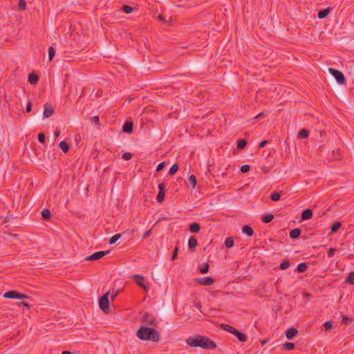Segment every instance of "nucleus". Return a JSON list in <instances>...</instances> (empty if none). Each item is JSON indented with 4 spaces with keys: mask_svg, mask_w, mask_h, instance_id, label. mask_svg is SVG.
<instances>
[{
    "mask_svg": "<svg viewBox=\"0 0 354 354\" xmlns=\"http://www.w3.org/2000/svg\"><path fill=\"white\" fill-rule=\"evenodd\" d=\"M109 253V250L96 252L92 254L91 255L88 256L86 258V261H96V260H98V259L102 258L103 257H104L106 254H107Z\"/></svg>",
    "mask_w": 354,
    "mask_h": 354,
    "instance_id": "obj_6",
    "label": "nucleus"
},
{
    "mask_svg": "<svg viewBox=\"0 0 354 354\" xmlns=\"http://www.w3.org/2000/svg\"><path fill=\"white\" fill-rule=\"evenodd\" d=\"M39 77L38 75L35 73H31L28 75V82L32 84H35L38 82Z\"/></svg>",
    "mask_w": 354,
    "mask_h": 354,
    "instance_id": "obj_19",
    "label": "nucleus"
},
{
    "mask_svg": "<svg viewBox=\"0 0 354 354\" xmlns=\"http://www.w3.org/2000/svg\"><path fill=\"white\" fill-rule=\"evenodd\" d=\"M308 135H309L308 131L305 129H303L299 131V132L298 133V138L300 139H304V138H308Z\"/></svg>",
    "mask_w": 354,
    "mask_h": 354,
    "instance_id": "obj_25",
    "label": "nucleus"
},
{
    "mask_svg": "<svg viewBox=\"0 0 354 354\" xmlns=\"http://www.w3.org/2000/svg\"><path fill=\"white\" fill-rule=\"evenodd\" d=\"M133 129V123L132 121H127L122 127V131L125 133H131Z\"/></svg>",
    "mask_w": 354,
    "mask_h": 354,
    "instance_id": "obj_12",
    "label": "nucleus"
},
{
    "mask_svg": "<svg viewBox=\"0 0 354 354\" xmlns=\"http://www.w3.org/2000/svg\"><path fill=\"white\" fill-rule=\"evenodd\" d=\"M119 293L120 290H117L113 295H112L111 297V300H114Z\"/></svg>",
    "mask_w": 354,
    "mask_h": 354,
    "instance_id": "obj_56",
    "label": "nucleus"
},
{
    "mask_svg": "<svg viewBox=\"0 0 354 354\" xmlns=\"http://www.w3.org/2000/svg\"><path fill=\"white\" fill-rule=\"evenodd\" d=\"M330 12V8H326V9H323V10H321L318 12V18L322 19H324L325 17H326L329 13Z\"/></svg>",
    "mask_w": 354,
    "mask_h": 354,
    "instance_id": "obj_16",
    "label": "nucleus"
},
{
    "mask_svg": "<svg viewBox=\"0 0 354 354\" xmlns=\"http://www.w3.org/2000/svg\"><path fill=\"white\" fill-rule=\"evenodd\" d=\"M301 232L299 228H295L290 232V237L293 239H297L299 237Z\"/></svg>",
    "mask_w": 354,
    "mask_h": 354,
    "instance_id": "obj_17",
    "label": "nucleus"
},
{
    "mask_svg": "<svg viewBox=\"0 0 354 354\" xmlns=\"http://www.w3.org/2000/svg\"><path fill=\"white\" fill-rule=\"evenodd\" d=\"M178 170V164H174L173 165H171V167L169 169V174L171 176H173L177 172Z\"/></svg>",
    "mask_w": 354,
    "mask_h": 354,
    "instance_id": "obj_31",
    "label": "nucleus"
},
{
    "mask_svg": "<svg viewBox=\"0 0 354 354\" xmlns=\"http://www.w3.org/2000/svg\"><path fill=\"white\" fill-rule=\"evenodd\" d=\"M142 322L147 324L151 326H156L157 324V322L156 321L155 318L153 315H149L148 313H145L142 316Z\"/></svg>",
    "mask_w": 354,
    "mask_h": 354,
    "instance_id": "obj_8",
    "label": "nucleus"
},
{
    "mask_svg": "<svg viewBox=\"0 0 354 354\" xmlns=\"http://www.w3.org/2000/svg\"><path fill=\"white\" fill-rule=\"evenodd\" d=\"M196 282L203 286H211L214 283V279L210 277H204L196 279Z\"/></svg>",
    "mask_w": 354,
    "mask_h": 354,
    "instance_id": "obj_10",
    "label": "nucleus"
},
{
    "mask_svg": "<svg viewBox=\"0 0 354 354\" xmlns=\"http://www.w3.org/2000/svg\"><path fill=\"white\" fill-rule=\"evenodd\" d=\"M298 333L297 330L295 328H290L286 332V336L288 339H292Z\"/></svg>",
    "mask_w": 354,
    "mask_h": 354,
    "instance_id": "obj_13",
    "label": "nucleus"
},
{
    "mask_svg": "<svg viewBox=\"0 0 354 354\" xmlns=\"http://www.w3.org/2000/svg\"><path fill=\"white\" fill-rule=\"evenodd\" d=\"M53 113H54L53 107L50 104L46 103L44 106V118H48Z\"/></svg>",
    "mask_w": 354,
    "mask_h": 354,
    "instance_id": "obj_11",
    "label": "nucleus"
},
{
    "mask_svg": "<svg viewBox=\"0 0 354 354\" xmlns=\"http://www.w3.org/2000/svg\"><path fill=\"white\" fill-rule=\"evenodd\" d=\"M158 19L165 23H168V20L166 19L165 16H163L162 15H158Z\"/></svg>",
    "mask_w": 354,
    "mask_h": 354,
    "instance_id": "obj_54",
    "label": "nucleus"
},
{
    "mask_svg": "<svg viewBox=\"0 0 354 354\" xmlns=\"http://www.w3.org/2000/svg\"><path fill=\"white\" fill-rule=\"evenodd\" d=\"M250 167L248 165H243L241 167V171L242 173H247L250 171Z\"/></svg>",
    "mask_w": 354,
    "mask_h": 354,
    "instance_id": "obj_43",
    "label": "nucleus"
},
{
    "mask_svg": "<svg viewBox=\"0 0 354 354\" xmlns=\"http://www.w3.org/2000/svg\"><path fill=\"white\" fill-rule=\"evenodd\" d=\"M109 292H107L102 295L99 300V305L100 309L105 313L109 311Z\"/></svg>",
    "mask_w": 354,
    "mask_h": 354,
    "instance_id": "obj_3",
    "label": "nucleus"
},
{
    "mask_svg": "<svg viewBox=\"0 0 354 354\" xmlns=\"http://www.w3.org/2000/svg\"><path fill=\"white\" fill-rule=\"evenodd\" d=\"M32 111V104L30 101H28V104L26 108V112L30 113Z\"/></svg>",
    "mask_w": 354,
    "mask_h": 354,
    "instance_id": "obj_53",
    "label": "nucleus"
},
{
    "mask_svg": "<svg viewBox=\"0 0 354 354\" xmlns=\"http://www.w3.org/2000/svg\"><path fill=\"white\" fill-rule=\"evenodd\" d=\"M188 182L192 185V189L195 188L197 183L196 176L194 175H190L188 178Z\"/></svg>",
    "mask_w": 354,
    "mask_h": 354,
    "instance_id": "obj_27",
    "label": "nucleus"
},
{
    "mask_svg": "<svg viewBox=\"0 0 354 354\" xmlns=\"http://www.w3.org/2000/svg\"><path fill=\"white\" fill-rule=\"evenodd\" d=\"M59 147L64 153H67L69 151V145L65 141H62L59 143Z\"/></svg>",
    "mask_w": 354,
    "mask_h": 354,
    "instance_id": "obj_24",
    "label": "nucleus"
},
{
    "mask_svg": "<svg viewBox=\"0 0 354 354\" xmlns=\"http://www.w3.org/2000/svg\"><path fill=\"white\" fill-rule=\"evenodd\" d=\"M178 252V248L176 247L174 250L173 254H172V256L171 257V261H174V260H175L177 258Z\"/></svg>",
    "mask_w": 354,
    "mask_h": 354,
    "instance_id": "obj_45",
    "label": "nucleus"
},
{
    "mask_svg": "<svg viewBox=\"0 0 354 354\" xmlns=\"http://www.w3.org/2000/svg\"><path fill=\"white\" fill-rule=\"evenodd\" d=\"M234 240L232 237H228L225 241V245L227 248H230L234 245Z\"/></svg>",
    "mask_w": 354,
    "mask_h": 354,
    "instance_id": "obj_35",
    "label": "nucleus"
},
{
    "mask_svg": "<svg viewBox=\"0 0 354 354\" xmlns=\"http://www.w3.org/2000/svg\"><path fill=\"white\" fill-rule=\"evenodd\" d=\"M133 278L135 282L138 286L142 287L146 292H147L149 290V284L147 283V285H145L143 283V282L145 281V278L143 276H142L140 274H135L133 276Z\"/></svg>",
    "mask_w": 354,
    "mask_h": 354,
    "instance_id": "obj_7",
    "label": "nucleus"
},
{
    "mask_svg": "<svg viewBox=\"0 0 354 354\" xmlns=\"http://www.w3.org/2000/svg\"><path fill=\"white\" fill-rule=\"evenodd\" d=\"M270 198L273 201H278L280 200L281 198V194L279 193V192H274L271 194L270 195Z\"/></svg>",
    "mask_w": 354,
    "mask_h": 354,
    "instance_id": "obj_32",
    "label": "nucleus"
},
{
    "mask_svg": "<svg viewBox=\"0 0 354 354\" xmlns=\"http://www.w3.org/2000/svg\"><path fill=\"white\" fill-rule=\"evenodd\" d=\"M120 237V234L113 235L109 240V244H114Z\"/></svg>",
    "mask_w": 354,
    "mask_h": 354,
    "instance_id": "obj_40",
    "label": "nucleus"
},
{
    "mask_svg": "<svg viewBox=\"0 0 354 354\" xmlns=\"http://www.w3.org/2000/svg\"><path fill=\"white\" fill-rule=\"evenodd\" d=\"M38 140L41 143H44L45 142L46 136H45L44 133H39V135H38Z\"/></svg>",
    "mask_w": 354,
    "mask_h": 354,
    "instance_id": "obj_44",
    "label": "nucleus"
},
{
    "mask_svg": "<svg viewBox=\"0 0 354 354\" xmlns=\"http://www.w3.org/2000/svg\"><path fill=\"white\" fill-rule=\"evenodd\" d=\"M6 299H29L30 297L24 293L19 292L16 290H10L3 294V296Z\"/></svg>",
    "mask_w": 354,
    "mask_h": 354,
    "instance_id": "obj_4",
    "label": "nucleus"
},
{
    "mask_svg": "<svg viewBox=\"0 0 354 354\" xmlns=\"http://www.w3.org/2000/svg\"><path fill=\"white\" fill-rule=\"evenodd\" d=\"M137 337L143 341L158 342L160 340V333L154 328L141 326L136 333Z\"/></svg>",
    "mask_w": 354,
    "mask_h": 354,
    "instance_id": "obj_2",
    "label": "nucleus"
},
{
    "mask_svg": "<svg viewBox=\"0 0 354 354\" xmlns=\"http://www.w3.org/2000/svg\"><path fill=\"white\" fill-rule=\"evenodd\" d=\"M55 55V49L53 46L48 48V59L52 61Z\"/></svg>",
    "mask_w": 354,
    "mask_h": 354,
    "instance_id": "obj_33",
    "label": "nucleus"
},
{
    "mask_svg": "<svg viewBox=\"0 0 354 354\" xmlns=\"http://www.w3.org/2000/svg\"><path fill=\"white\" fill-rule=\"evenodd\" d=\"M263 117H264V113L261 112V113H259L257 115H256L254 118L259 119V118H261Z\"/></svg>",
    "mask_w": 354,
    "mask_h": 354,
    "instance_id": "obj_57",
    "label": "nucleus"
},
{
    "mask_svg": "<svg viewBox=\"0 0 354 354\" xmlns=\"http://www.w3.org/2000/svg\"><path fill=\"white\" fill-rule=\"evenodd\" d=\"M189 231L192 233H196L199 232L201 227L198 223H193L189 225Z\"/></svg>",
    "mask_w": 354,
    "mask_h": 354,
    "instance_id": "obj_20",
    "label": "nucleus"
},
{
    "mask_svg": "<svg viewBox=\"0 0 354 354\" xmlns=\"http://www.w3.org/2000/svg\"><path fill=\"white\" fill-rule=\"evenodd\" d=\"M268 142V140H263L259 143V147L260 148H263L267 145Z\"/></svg>",
    "mask_w": 354,
    "mask_h": 354,
    "instance_id": "obj_55",
    "label": "nucleus"
},
{
    "mask_svg": "<svg viewBox=\"0 0 354 354\" xmlns=\"http://www.w3.org/2000/svg\"><path fill=\"white\" fill-rule=\"evenodd\" d=\"M332 326H333V323L332 322H326L324 324V326L326 330H329L332 328Z\"/></svg>",
    "mask_w": 354,
    "mask_h": 354,
    "instance_id": "obj_48",
    "label": "nucleus"
},
{
    "mask_svg": "<svg viewBox=\"0 0 354 354\" xmlns=\"http://www.w3.org/2000/svg\"><path fill=\"white\" fill-rule=\"evenodd\" d=\"M91 121L96 125H100V119L98 116H93L91 118Z\"/></svg>",
    "mask_w": 354,
    "mask_h": 354,
    "instance_id": "obj_47",
    "label": "nucleus"
},
{
    "mask_svg": "<svg viewBox=\"0 0 354 354\" xmlns=\"http://www.w3.org/2000/svg\"><path fill=\"white\" fill-rule=\"evenodd\" d=\"M340 227H341V223L335 222L331 226V232H333V233L336 232L339 229Z\"/></svg>",
    "mask_w": 354,
    "mask_h": 354,
    "instance_id": "obj_38",
    "label": "nucleus"
},
{
    "mask_svg": "<svg viewBox=\"0 0 354 354\" xmlns=\"http://www.w3.org/2000/svg\"><path fill=\"white\" fill-rule=\"evenodd\" d=\"M290 267V262L288 259H283L279 265L281 270H286Z\"/></svg>",
    "mask_w": 354,
    "mask_h": 354,
    "instance_id": "obj_29",
    "label": "nucleus"
},
{
    "mask_svg": "<svg viewBox=\"0 0 354 354\" xmlns=\"http://www.w3.org/2000/svg\"><path fill=\"white\" fill-rule=\"evenodd\" d=\"M353 322V319L346 315L342 316V323L347 324L348 323H351Z\"/></svg>",
    "mask_w": 354,
    "mask_h": 354,
    "instance_id": "obj_42",
    "label": "nucleus"
},
{
    "mask_svg": "<svg viewBox=\"0 0 354 354\" xmlns=\"http://www.w3.org/2000/svg\"><path fill=\"white\" fill-rule=\"evenodd\" d=\"M17 304L19 306H25V307L28 308V309L30 308V306H31L29 304H28L25 301H20Z\"/></svg>",
    "mask_w": 354,
    "mask_h": 354,
    "instance_id": "obj_51",
    "label": "nucleus"
},
{
    "mask_svg": "<svg viewBox=\"0 0 354 354\" xmlns=\"http://www.w3.org/2000/svg\"><path fill=\"white\" fill-rule=\"evenodd\" d=\"M295 347V345L294 343L292 342H286L283 344L282 349L286 351H291L293 350Z\"/></svg>",
    "mask_w": 354,
    "mask_h": 354,
    "instance_id": "obj_23",
    "label": "nucleus"
},
{
    "mask_svg": "<svg viewBox=\"0 0 354 354\" xmlns=\"http://www.w3.org/2000/svg\"><path fill=\"white\" fill-rule=\"evenodd\" d=\"M60 134V131L59 130H55V132H54V135L57 138L59 136Z\"/></svg>",
    "mask_w": 354,
    "mask_h": 354,
    "instance_id": "obj_58",
    "label": "nucleus"
},
{
    "mask_svg": "<svg viewBox=\"0 0 354 354\" xmlns=\"http://www.w3.org/2000/svg\"><path fill=\"white\" fill-rule=\"evenodd\" d=\"M346 281L352 285H354V271L351 272L348 274V277L346 279Z\"/></svg>",
    "mask_w": 354,
    "mask_h": 354,
    "instance_id": "obj_34",
    "label": "nucleus"
},
{
    "mask_svg": "<svg viewBox=\"0 0 354 354\" xmlns=\"http://www.w3.org/2000/svg\"><path fill=\"white\" fill-rule=\"evenodd\" d=\"M246 145L247 142L245 140H239L237 143V148L239 149H243V148L245 147Z\"/></svg>",
    "mask_w": 354,
    "mask_h": 354,
    "instance_id": "obj_39",
    "label": "nucleus"
},
{
    "mask_svg": "<svg viewBox=\"0 0 354 354\" xmlns=\"http://www.w3.org/2000/svg\"><path fill=\"white\" fill-rule=\"evenodd\" d=\"M304 295H305L306 296H307V297L310 296V294H309V293H308V292H306Z\"/></svg>",
    "mask_w": 354,
    "mask_h": 354,
    "instance_id": "obj_59",
    "label": "nucleus"
},
{
    "mask_svg": "<svg viewBox=\"0 0 354 354\" xmlns=\"http://www.w3.org/2000/svg\"><path fill=\"white\" fill-rule=\"evenodd\" d=\"M209 264L207 263H203V265L200 268V272L202 274H206L209 271Z\"/></svg>",
    "mask_w": 354,
    "mask_h": 354,
    "instance_id": "obj_36",
    "label": "nucleus"
},
{
    "mask_svg": "<svg viewBox=\"0 0 354 354\" xmlns=\"http://www.w3.org/2000/svg\"><path fill=\"white\" fill-rule=\"evenodd\" d=\"M41 216L44 220H49L51 217V213L48 209H44L41 212Z\"/></svg>",
    "mask_w": 354,
    "mask_h": 354,
    "instance_id": "obj_28",
    "label": "nucleus"
},
{
    "mask_svg": "<svg viewBox=\"0 0 354 354\" xmlns=\"http://www.w3.org/2000/svg\"><path fill=\"white\" fill-rule=\"evenodd\" d=\"M274 218V216L271 214H266L262 216V221L265 223H268L271 222Z\"/></svg>",
    "mask_w": 354,
    "mask_h": 354,
    "instance_id": "obj_26",
    "label": "nucleus"
},
{
    "mask_svg": "<svg viewBox=\"0 0 354 354\" xmlns=\"http://www.w3.org/2000/svg\"><path fill=\"white\" fill-rule=\"evenodd\" d=\"M164 167H165V162H162L159 163L158 165V166L156 167V171H160L161 170L163 169Z\"/></svg>",
    "mask_w": 354,
    "mask_h": 354,
    "instance_id": "obj_50",
    "label": "nucleus"
},
{
    "mask_svg": "<svg viewBox=\"0 0 354 354\" xmlns=\"http://www.w3.org/2000/svg\"><path fill=\"white\" fill-rule=\"evenodd\" d=\"M328 71L335 78L337 83L340 84H346V79L342 72L333 68H329Z\"/></svg>",
    "mask_w": 354,
    "mask_h": 354,
    "instance_id": "obj_5",
    "label": "nucleus"
},
{
    "mask_svg": "<svg viewBox=\"0 0 354 354\" xmlns=\"http://www.w3.org/2000/svg\"><path fill=\"white\" fill-rule=\"evenodd\" d=\"M238 339L241 342H245L248 340V336L245 334L241 333L239 330H236L235 333L234 334Z\"/></svg>",
    "mask_w": 354,
    "mask_h": 354,
    "instance_id": "obj_15",
    "label": "nucleus"
},
{
    "mask_svg": "<svg viewBox=\"0 0 354 354\" xmlns=\"http://www.w3.org/2000/svg\"><path fill=\"white\" fill-rule=\"evenodd\" d=\"M151 232H152V229H149V230H147V231H146V232L142 234V237H143V238H147V237H149V236H151Z\"/></svg>",
    "mask_w": 354,
    "mask_h": 354,
    "instance_id": "obj_52",
    "label": "nucleus"
},
{
    "mask_svg": "<svg viewBox=\"0 0 354 354\" xmlns=\"http://www.w3.org/2000/svg\"><path fill=\"white\" fill-rule=\"evenodd\" d=\"M187 344L192 347H201L204 349H214L216 345L214 342L207 337L196 335L186 339Z\"/></svg>",
    "mask_w": 354,
    "mask_h": 354,
    "instance_id": "obj_1",
    "label": "nucleus"
},
{
    "mask_svg": "<svg viewBox=\"0 0 354 354\" xmlns=\"http://www.w3.org/2000/svg\"><path fill=\"white\" fill-rule=\"evenodd\" d=\"M221 328L225 330V331L229 332L230 333L234 334L237 329L232 327V326L226 324H222Z\"/></svg>",
    "mask_w": 354,
    "mask_h": 354,
    "instance_id": "obj_18",
    "label": "nucleus"
},
{
    "mask_svg": "<svg viewBox=\"0 0 354 354\" xmlns=\"http://www.w3.org/2000/svg\"><path fill=\"white\" fill-rule=\"evenodd\" d=\"M188 245L191 250L194 249L197 245V239L194 236H191L188 241Z\"/></svg>",
    "mask_w": 354,
    "mask_h": 354,
    "instance_id": "obj_22",
    "label": "nucleus"
},
{
    "mask_svg": "<svg viewBox=\"0 0 354 354\" xmlns=\"http://www.w3.org/2000/svg\"><path fill=\"white\" fill-rule=\"evenodd\" d=\"M335 249L333 248H330L328 251V257H332L334 256L335 254Z\"/></svg>",
    "mask_w": 354,
    "mask_h": 354,
    "instance_id": "obj_49",
    "label": "nucleus"
},
{
    "mask_svg": "<svg viewBox=\"0 0 354 354\" xmlns=\"http://www.w3.org/2000/svg\"><path fill=\"white\" fill-rule=\"evenodd\" d=\"M122 10L127 14L132 12L133 8L129 5H124L122 6Z\"/></svg>",
    "mask_w": 354,
    "mask_h": 354,
    "instance_id": "obj_41",
    "label": "nucleus"
},
{
    "mask_svg": "<svg viewBox=\"0 0 354 354\" xmlns=\"http://www.w3.org/2000/svg\"><path fill=\"white\" fill-rule=\"evenodd\" d=\"M123 158L126 160H129L132 158V154L129 152H126L122 156Z\"/></svg>",
    "mask_w": 354,
    "mask_h": 354,
    "instance_id": "obj_46",
    "label": "nucleus"
},
{
    "mask_svg": "<svg viewBox=\"0 0 354 354\" xmlns=\"http://www.w3.org/2000/svg\"><path fill=\"white\" fill-rule=\"evenodd\" d=\"M165 185L163 183L158 185V193L156 197L159 203H162L165 200Z\"/></svg>",
    "mask_w": 354,
    "mask_h": 354,
    "instance_id": "obj_9",
    "label": "nucleus"
},
{
    "mask_svg": "<svg viewBox=\"0 0 354 354\" xmlns=\"http://www.w3.org/2000/svg\"><path fill=\"white\" fill-rule=\"evenodd\" d=\"M242 231L243 233L246 234L249 236H252L254 234L253 229L248 225L243 226L242 228Z\"/></svg>",
    "mask_w": 354,
    "mask_h": 354,
    "instance_id": "obj_21",
    "label": "nucleus"
},
{
    "mask_svg": "<svg viewBox=\"0 0 354 354\" xmlns=\"http://www.w3.org/2000/svg\"><path fill=\"white\" fill-rule=\"evenodd\" d=\"M18 8L20 10H24L26 9V2L25 0H19V1Z\"/></svg>",
    "mask_w": 354,
    "mask_h": 354,
    "instance_id": "obj_37",
    "label": "nucleus"
},
{
    "mask_svg": "<svg viewBox=\"0 0 354 354\" xmlns=\"http://www.w3.org/2000/svg\"><path fill=\"white\" fill-rule=\"evenodd\" d=\"M308 268V266L306 263H301L297 266V270L299 272H305Z\"/></svg>",
    "mask_w": 354,
    "mask_h": 354,
    "instance_id": "obj_30",
    "label": "nucleus"
},
{
    "mask_svg": "<svg viewBox=\"0 0 354 354\" xmlns=\"http://www.w3.org/2000/svg\"><path fill=\"white\" fill-rule=\"evenodd\" d=\"M313 216V212L310 209H304L301 213V219L304 221L308 220Z\"/></svg>",
    "mask_w": 354,
    "mask_h": 354,
    "instance_id": "obj_14",
    "label": "nucleus"
}]
</instances>
